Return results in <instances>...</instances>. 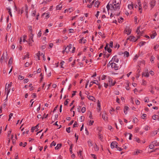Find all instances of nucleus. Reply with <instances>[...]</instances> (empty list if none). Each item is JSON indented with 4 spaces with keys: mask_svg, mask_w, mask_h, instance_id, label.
I'll return each mask as SVG.
<instances>
[{
    "mask_svg": "<svg viewBox=\"0 0 159 159\" xmlns=\"http://www.w3.org/2000/svg\"><path fill=\"white\" fill-rule=\"evenodd\" d=\"M88 145L89 147H91L93 146L92 142L91 140H89L88 142Z\"/></svg>",
    "mask_w": 159,
    "mask_h": 159,
    "instance_id": "b1692460",
    "label": "nucleus"
},
{
    "mask_svg": "<svg viewBox=\"0 0 159 159\" xmlns=\"http://www.w3.org/2000/svg\"><path fill=\"white\" fill-rule=\"evenodd\" d=\"M71 48H72V45L71 44H70L67 47L65 48L66 52L67 53H68L70 51V50Z\"/></svg>",
    "mask_w": 159,
    "mask_h": 159,
    "instance_id": "1a4fd4ad",
    "label": "nucleus"
},
{
    "mask_svg": "<svg viewBox=\"0 0 159 159\" xmlns=\"http://www.w3.org/2000/svg\"><path fill=\"white\" fill-rule=\"evenodd\" d=\"M78 125V124H77V122L75 121V122L74 124L73 127H75L77 126V125Z\"/></svg>",
    "mask_w": 159,
    "mask_h": 159,
    "instance_id": "603ef678",
    "label": "nucleus"
},
{
    "mask_svg": "<svg viewBox=\"0 0 159 159\" xmlns=\"http://www.w3.org/2000/svg\"><path fill=\"white\" fill-rule=\"evenodd\" d=\"M11 24H8L7 26V30H9L11 28Z\"/></svg>",
    "mask_w": 159,
    "mask_h": 159,
    "instance_id": "de8ad7c7",
    "label": "nucleus"
},
{
    "mask_svg": "<svg viewBox=\"0 0 159 159\" xmlns=\"http://www.w3.org/2000/svg\"><path fill=\"white\" fill-rule=\"evenodd\" d=\"M113 62H112V60H111L109 62V63H108V65H107V66H112V64L113 63Z\"/></svg>",
    "mask_w": 159,
    "mask_h": 159,
    "instance_id": "c03bdc74",
    "label": "nucleus"
},
{
    "mask_svg": "<svg viewBox=\"0 0 159 159\" xmlns=\"http://www.w3.org/2000/svg\"><path fill=\"white\" fill-rule=\"evenodd\" d=\"M155 59V57L153 56H152L151 58L150 61L152 63L153 62V61L154 59Z\"/></svg>",
    "mask_w": 159,
    "mask_h": 159,
    "instance_id": "09e8293b",
    "label": "nucleus"
},
{
    "mask_svg": "<svg viewBox=\"0 0 159 159\" xmlns=\"http://www.w3.org/2000/svg\"><path fill=\"white\" fill-rule=\"evenodd\" d=\"M124 56H126V57H128L129 55V52H128L127 51L125 52L124 53Z\"/></svg>",
    "mask_w": 159,
    "mask_h": 159,
    "instance_id": "c85d7f7f",
    "label": "nucleus"
},
{
    "mask_svg": "<svg viewBox=\"0 0 159 159\" xmlns=\"http://www.w3.org/2000/svg\"><path fill=\"white\" fill-rule=\"evenodd\" d=\"M117 143L116 142H113L111 144V148H113L115 147L117 148Z\"/></svg>",
    "mask_w": 159,
    "mask_h": 159,
    "instance_id": "0eeeda50",
    "label": "nucleus"
},
{
    "mask_svg": "<svg viewBox=\"0 0 159 159\" xmlns=\"http://www.w3.org/2000/svg\"><path fill=\"white\" fill-rule=\"evenodd\" d=\"M13 114L12 113H11L9 115V119H8V120L9 121L10 119L11 118V117L12 116H13Z\"/></svg>",
    "mask_w": 159,
    "mask_h": 159,
    "instance_id": "0e129e2a",
    "label": "nucleus"
},
{
    "mask_svg": "<svg viewBox=\"0 0 159 159\" xmlns=\"http://www.w3.org/2000/svg\"><path fill=\"white\" fill-rule=\"evenodd\" d=\"M92 83L96 84L97 85V84H98V82L97 80H94L92 81Z\"/></svg>",
    "mask_w": 159,
    "mask_h": 159,
    "instance_id": "bf43d9fd",
    "label": "nucleus"
},
{
    "mask_svg": "<svg viewBox=\"0 0 159 159\" xmlns=\"http://www.w3.org/2000/svg\"><path fill=\"white\" fill-rule=\"evenodd\" d=\"M129 109V108L127 106H125V107L124 111V113H125V115H126L127 114V110H128Z\"/></svg>",
    "mask_w": 159,
    "mask_h": 159,
    "instance_id": "6ab92c4d",
    "label": "nucleus"
},
{
    "mask_svg": "<svg viewBox=\"0 0 159 159\" xmlns=\"http://www.w3.org/2000/svg\"><path fill=\"white\" fill-rule=\"evenodd\" d=\"M86 111V108L85 107H83L81 109V111L83 113H84Z\"/></svg>",
    "mask_w": 159,
    "mask_h": 159,
    "instance_id": "5fc2aeb1",
    "label": "nucleus"
},
{
    "mask_svg": "<svg viewBox=\"0 0 159 159\" xmlns=\"http://www.w3.org/2000/svg\"><path fill=\"white\" fill-rule=\"evenodd\" d=\"M157 34L156 32H154L151 35V38L152 39L154 38L157 35Z\"/></svg>",
    "mask_w": 159,
    "mask_h": 159,
    "instance_id": "aec40b11",
    "label": "nucleus"
},
{
    "mask_svg": "<svg viewBox=\"0 0 159 159\" xmlns=\"http://www.w3.org/2000/svg\"><path fill=\"white\" fill-rule=\"evenodd\" d=\"M128 39H130L131 41L134 42H135L137 40V39L135 40V38L134 37H131V39H130V38H128Z\"/></svg>",
    "mask_w": 159,
    "mask_h": 159,
    "instance_id": "4be33fe9",
    "label": "nucleus"
},
{
    "mask_svg": "<svg viewBox=\"0 0 159 159\" xmlns=\"http://www.w3.org/2000/svg\"><path fill=\"white\" fill-rule=\"evenodd\" d=\"M140 27H138L137 30H136V33L137 34H139L140 33Z\"/></svg>",
    "mask_w": 159,
    "mask_h": 159,
    "instance_id": "58836bf2",
    "label": "nucleus"
},
{
    "mask_svg": "<svg viewBox=\"0 0 159 159\" xmlns=\"http://www.w3.org/2000/svg\"><path fill=\"white\" fill-rule=\"evenodd\" d=\"M88 98L91 100L93 101L94 99V98L92 96H88Z\"/></svg>",
    "mask_w": 159,
    "mask_h": 159,
    "instance_id": "c756f323",
    "label": "nucleus"
},
{
    "mask_svg": "<svg viewBox=\"0 0 159 159\" xmlns=\"http://www.w3.org/2000/svg\"><path fill=\"white\" fill-rule=\"evenodd\" d=\"M147 84V82L145 80H143L142 81V84L145 85Z\"/></svg>",
    "mask_w": 159,
    "mask_h": 159,
    "instance_id": "680f3d73",
    "label": "nucleus"
},
{
    "mask_svg": "<svg viewBox=\"0 0 159 159\" xmlns=\"http://www.w3.org/2000/svg\"><path fill=\"white\" fill-rule=\"evenodd\" d=\"M108 81L109 82V85L110 86H113L115 84V82L113 83V80L111 79L110 77L108 78Z\"/></svg>",
    "mask_w": 159,
    "mask_h": 159,
    "instance_id": "39448f33",
    "label": "nucleus"
},
{
    "mask_svg": "<svg viewBox=\"0 0 159 159\" xmlns=\"http://www.w3.org/2000/svg\"><path fill=\"white\" fill-rule=\"evenodd\" d=\"M73 144H71L70 146V153L72 154V147H73Z\"/></svg>",
    "mask_w": 159,
    "mask_h": 159,
    "instance_id": "79ce46f5",
    "label": "nucleus"
},
{
    "mask_svg": "<svg viewBox=\"0 0 159 159\" xmlns=\"http://www.w3.org/2000/svg\"><path fill=\"white\" fill-rule=\"evenodd\" d=\"M98 107L99 108V111H100L101 109V104L99 101L98 102Z\"/></svg>",
    "mask_w": 159,
    "mask_h": 159,
    "instance_id": "a18cd8bd",
    "label": "nucleus"
},
{
    "mask_svg": "<svg viewBox=\"0 0 159 159\" xmlns=\"http://www.w3.org/2000/svg\"><path fill=\"white\" fill-rule=\"evenodd\" d=\"M24 9H25L26 13L27 14H28V7L27 5H25V7H24Z\"/></svg>",
    "mask_w": 159,
    "mask_h": 159,
    "instance_id": "393cba45",
    "label": "nucleus"
},
{
    "mask_svg": "<svg viewBox=\"0 0 159 159\" xmlns=\"http://www.w3.org/2000/svg\"><path fill=\"white\" fill-rule=\"evenodd\" d=\"M105 49L106 50H107L109 52H111V49L110 48H108L107 45L105 47Z\"/></svg>",
    "mask_w": 159,
    "mask_h": 159,
    "instance_id": "a211bd4d",
    "label": "nucleus"
},
{
    "mask_svg": "<svg viewBox=\"0 0 159 159\" xmlns=\"http://www.w3.org/2000/svg\"><path fill=\"white\" fill-rule=\"evenodd\" d=\"M157 134V131H154L152 132L151 133V136H154Z\"/></svg>",
    "mask_w": 159,
    "mask_h": 159,
    "instance_id": "2f4dec72",
    "label": "nucleus"
},
{
    "mask_svg": "<svg viewBox=\"0 0 159 159\" xmlns=\"http://www.w3.org/2000/svg\"><path fill=\"white\" fill-rule=\"evenodd\" d=\"M152 143L154 144L155 146H159V143L157 142V141H154L152 142Z\"/></svg>",
    "mask_w": 159,
    "mask_h": 159,
    "instance_id": "412c9836",
    "label": "nucleus"
},
{
    "mask_svg": "<svg viewBox=\"0 0 159 159\" xmlns=\"http://www.w3.org/2000/svg\"><path fill=\"white\" fill-rule=\"evenodd\" d=\"M111 67L112 69H114L115 70H117L119 69V66L117 64L113 62L112 64Z\"/></svg>",
    "mask_w": 159,
    "mask_h": 159,
    "instance_id": "423d86ee",
    "label": "nucleus"
},
{
    "mask_svg": "<svg viewBox=\"0 0 159 159\" xmlns=\"http://www.w3.org/2000/svg\"><path fill=\"white\" fill-rule=\"evenodd\" d=\"M70 127H68L66 129V131L68 133H70Z\"/></svg>",
    "mask_w": 159,
    "mask_h": 159,
    "instance_id": "338daca9",
    "label": "nucleus"
},
{
    "mask_svg": "<svg viewBox=\"0 0 159 159\" xmlns=\"http://www.w3.org/2000/svg\"><path fill=\"white\" fill-rule=\"evenodd\" d=\"M56 145V143H55L54 141H53L51 144L50 146L51 147H52V146H55Z\"/></svg>",
    "mask_w": 159,
    "mask_h": 159,
    "instance_id": "8fccbe9b",
    "label": "nucleus"
},
{
    "mask_svg": "<svg viewBox=\"0 0 159 159\" xmlns=\"http://www.w3.org/2000/svg\"><path fill=\"white\" fill-rule=\"evenodd\" d=\"M100 4V2L98 1H97L95 4V7H98Z\"/></svg>",
    "mask_w": 159,
    "mask_h": 159,
    "instance_id": "72a5a7b5",
    "label": "nucleus"
},
{
    "mask_svg": "<svg viewBox=\"0 0 159 159\" xmlns=\"http://www.w3.org/2000/svg\"><path fill=\"white\" fill-rule=\"evenodd\" d=\"M111 5H112V4H109V3H108L106 6V7L107 9L108 13H109V11L110 10V7H111Z\"/></svg>",
    "mask_w": 159,
    "mask_h": 159,
    "instance_id": "f3484780",
    "label": "nucleus"
},
{
    "mask_svg": "<svg viewBox=\"0 0 159 159\" xmlns=\"http://www.w3.org/2000/svg\"><path fill=\"white\" fill-rule=\"evenodd\" d=\"M27 143L26 142H25L24 143L22 142L20 143L19 145L20 146H22L23 147H25L27 144Z\"/></svg>",
    "mask_w": 159,
    "mask_h": 159,
    "instance_id": "a878e982",
    "label": "nucleus"
},
{
    "mask_svg": "<svg viewBox=\"0 0 159 159\" xmlns=\"http://www.w3.org/2000/svg\"><path fill=\"white\" fill-rule=\"evenodd\" d=\"M82 150H80L79 152H78V154L79 156L80 157H81L82 156Z\"/></svg>",
    "mask_w": 159,
    "mask_h": 159,
    "instance_id": "37998d69",
    "label": "nucleus"
},
{
    "mask_svg": "<svg viewBox=\"0 0 159 159\" xmlns=\"http://www.w3.org/2000/svg\"><path fill=\"white\" fill-rule=\"evenodd\" d=\"M156 3V0H151L150 2V7L152 9L155 5Z\"/></svg>",
    "mask_w": 159,
    "mask_h": 159,
    "instance_id": "6e6552de",
    "label": "nucleus"
},
{
    "mask_svg": "<svg viewBox=\"0 0 159 159\" xmlns=\"http://www.w3.org/2000/svg\"><path fill=\"white\" fill-rule=\"evenodd\" d=\"M150 127L148 125H146L143 127V129L146 131H147L149 129Z\"/></svg>",
    "mask_w": 159,
    "mask_h": 159,
    "instance_id": "cd10ccee",
    "label": "nucleus"
},
{
    "mask_svg": "<svg viewBox=\"0 0 159 159\" xmlns=\"http://www.w3.org/2000/svg\"><path fill=\"white\" fill-rule=\"evenodd\" d=\"M138 11L140 13H142V12L143 9L142 6V4L140 1H138Z\"/></svg>",
    "mask_w": 159,
    "mask_h": 159,
    "instance_id": "20e7f679",
    "label": "nucleus"
},
{
    "mask_svg": "<svg viewBox=\"0 0 159 159\" xmlns=\"http://www.w3.org/2000/svg\"><path fill=\"white\" fill-rule=\"evenodd\" d=\"M125 31V33L126 32L127 34L129 35L130 34L131 30H130L128 27H126Z\"/></svg>",
    "mask_w": 159,
    "mask_h": 159,
    "instance_id": "ddd939ff",
    "label": "nucleus"
},
{
    "mask_svg": "<svg viewBox=\"0 0 159 159\" xmlns=\"http://www.w3.org/2000/svg\"><path fill=\"white\" fill-rule=\"evenodd\" d=\"M84 120V117L83 116H81L80 117V121L81 122Z\"/></svg>",
    "mask_w": 159,
    "mask_h": 159,
    "instance_id": "e2e57ef3",
    "label": "nucleus"
},
{
    "mask_svg": "<svg viewBox=\"0 0 159 159\" xmlns=\"http://www.w3.org/2000/svg\"><path fill=\"white\" fill-rule=\"evenodd\" d=\"M64 61H62L61 63H60V64H61V68H63V65L64 63Z\"/></svg>",
    "mask_w": 159,
    "mask_h": 159,
    "instance_id": "4d7b16f0",
    "label": "nucleus"
},
{
    "mask_svg": "<svg viewBox=\"0 0 159 159\" xmlns=\"http://www.w3.org/2000/svg\"><path fill=\"white\" fill-rule=\"evenodd\" d=\"M136 104L137 105H139L140 104V102L138 100H137L135 101Z\"/></svg>",
    "mask_w": 159,
    "mask_h": 159,
    "instance_id": "69168bd1",
    "label": "nucleus"
},
{
    "mask_svg": "<svg viewBox=\"0 0 159 159\" xmlns=\"http://www.w3.org/2000/svg\"><path fill=\"white\" fill-rule=\"evenodd\" d=\"M12 62V59L11 57L10 58L8 61L9 65H10Z\"/></svg>",
    "mask_w": 159,
    "mask_h": 159,
    "instance_id": "e433bc0d",
    "label": "nucleus"
},
{
    "mask_svg": "<svg viewBox=\"0 0 159 159\" xmlns=\"http://www.w3.org/2000/svg\"><path fill=\"white\" fill-rule=\"evenodd\" d=\"M120 9V4L119 2L116 3V0L112 2L111 5V11L112 12H114L115 11H118Z\"/></svg>",
    "mask_w": 159,
    "mask_h": 159,
    "instance_id": "f257e3e1",
    "label": "nucleus"
},
{
    "mask_svg": "<svg viewBox=\"0 0 159 159\" xmlns=\"http://www.w3.org/2000/svg\"><path fill=\"white\" fill-rule=\"evenodd\" d=\"M30 34H31L30 36L29 39L28 41V43L31 46L32 43L34 42L33 38L34 34H33L32 33H31Z\"/></svg>",
    "mask_w": 159,
    "mask_h": 159,
    "instance_id": "7ed1b4c3",
    "label": "nucleus"
},
{
    "mask_svg": "<svg viewBox=\"0 0 159 159\" xmlns=\"http://www.w3.org/2000/svg\"><path fill=\"white\" fill-rule=\"evenodd\" d=\"M7 84H6L5 85V92H7V98L8 95L10 92V89H8L9 88H7Z\"/></svg>",
    "mask_w": 159,
    "mask_h": 159,
    "instance_id": "9d476101",
    "label": "nucleus"
},
{
    "mask_svg": "<svg viewBox=\"0 0 159 159\" xmlns=\"http://www.w3.org/2000/svg\"><path fill=\"white\" fill-rule=\"evenodd\" d=\"M73 9L72 8H70L69 9H68L67 11L69 12H71L72 11H73Z\"/></svg>",
    "mask_w": 159,
    "mask_h": 159,
    "instance_id": "052dcab7",
    "label": "nucleus"
},
{
    "mask_svg": "<svg viewBox=\"0 0 159 159\" xmlns=\"http://www.w3.org/2000/svg\"><path fill=\"white\" fill-rule=\"evenodd\" d=\"M128 8L129 9L131 10L133 8V6L132 4H129L128 6Z\"/></svg>",
    "mask_w": 159,
    "mask_h": 159,
    "instance_id": "a19ab883",
    "label": "nucleus"
},
{
    "mask_svg": "<svg viewBox=\"0 0 159 159\" xmlns=\"http://www.w3.org/2000/svg\"><path fill=\"white\" fill-rule=\"evenodd\" d=\"M148 70H145L144 72H143L142 74L143 76L148 77L149 76V74L148 73Z\"/></svg>",
    "mask_w": 159,
    "mask_h": 159,
    "instance_id": "f8f14e48",
    "label": "nucleus"
},
{
    "mask_svg": "<svg viewBox=\"0 0 159 159\" xmlns=\"http://www.w3.org/2000/svg\"><path fill=\"white\" fill-rule=\"evenodd\" d=\"M23 42H25V41L27 42L26 40V39L27 38V36L26 35H24L23 36Z\"/></svg>",
    "mask_w": 159,
    "mask_h": 159,
    "instance_id": "c9c22d12",
    "label": "nucleus"
},
{
    "mask_svg": "<svg viewBox=\"0 0 159 159\" xmlns=\"http://www.w3.org/2000/svg\"><path fill=\"white\" fill-rule=\"evenodd\" d=\"M62 8V6L61 5H59L57 6L56 8L57 9L61 10Z\"/></svg>",
    "mask_w": 159,
    "mask_h": 159,
    "instance_id": "ea45409f",
    "label": "nucleus"
},
{
    "mask_svg": "<svg viewBox=\"0 0 159 159\" xmlns=\"http://www.w3.org/2000/svg\"><path fill=\"white\" fill-rule=\"evenodd\" d=\"M61 144H57V146L55 147V149L56 150L59 149L61 147Z\"/></svg>",
    "mask_w": 159,
    "mask_h": 159,
    "instance_id": "5701e85b",
    "label": "nucleus"
},
{
    "mask_svg": "<svg viewBox=\"0 0 159 159\" xmlns=\"http://www.w3.org/2000/svg\"><path fill=\"white\" fill-rule=\"evenodd\" d=\"M148 7L147 3L144 1L143 3V7L144 9H146Z\"/></svg>",
    "mask_w": 159,
    "mask_h": 159,
    "instance_id": "2eb2a0df",
    "label": "nucleus"
},
{
    "mask_svg": "<svg viewBox=\"0 0 159 159\" xmlns=\"http://www.w3.org/2000/svg\"><path fill=\"white\" fill-rule=\"evenodd\" d=\"M24 78V77L22 76L21 75H19V76L18 79L20 80H22Z\"/></svg>",
    "mask_w": 159,
    "mask_h": 159,
    "instance_id": "864d4df0",
    "label": "nucleus"
},
{
    "mask_svg": "<svg viewBox=\"0 0 159 159\" xmlns=\"http://www.w3.org/2000/svg\"><path fill=\"white\" fill-rule=\"evenodd\" d=\"M145 43V42H142L139 43V45L140 46H142L144 45Z\"/></svg>",
    "mask_w": 159,
    "mask_h": 159,
    "instance_id": "3c124183",
    "label": "nucleus"
},
{
    "mask_svg": "<svg viewBox=\"0 0 159 159\" xmlns=\"http://www.w3.org/2000/svg\"><path fill=\"white\" fill-rule=\"evenodd\" d=\"M154 146V144L152 143L149 146V148L151 149H153Z\"/></svg>",
    "mask_w": 159,
    "mask_h": 159,
    "instance_id": "f704fd0d",
    "label": "nucleus"
},
{
    "mask_svg": "<svg viewBox=\"0 0 159 159\" xmlns=\"http://www.w3.org/2000/svg\"><path fill=\"white\" fill-rule=\"evenodd\" d=\"M141 151L139 150H137L136 151L134 152L133 154L134 155H136L138 154L139 153H140Z\"/></svg>",
    "mask_w": 159,
    "mask_h": 159,
    "instance_id": "bb28decb",
    "label": "nucleus"
},
{
    "mask_svg": "<svg viewBox=\"0 0 159 159\" xmlns=\"http://www.w3.org/2000/svg\"><path fill=\"white\" fill-rule=\"evenodd\" d=\"M107 113L105 112L102 115V117L103 119L105 121L107 120V117L106 116Z\"/></svg>",
    "mask_w": 159,
    "mask_h": 159,
    "instance_id": "4468645a",
    "label": "nucleus"
},
{
    "mask_svg": "<svg viewBox=\"0 0 159 159\" xmlns=\"http://www.w3.org/2000/svg\"><path fill=\"white\" fill-rule=\"evenodd\" d=\"M29 30L32 33V27L31 26H29L28 27Z\"/></svg>",
    "mask_w": 159,
    "mask_h": 159,
    "instance_id": "13d9d810",
    "label": "nucleus"
},
{
    "mask_svg": "<svg viewBox=\"0 0 159 159\" xmlns=\"http://www.w3.org/2000/svg\"><path fill=\"white\" fill-rule=\"evenodd\" d=\"M42 33H41V30H40L38 33L37 34V37H40L41 36Z\"/></svg>",
    "mask_w": 159,
    "mask_h": 159,
    "instance_id": "4c0bfd02",
    "label": "nucleus"
},
{
    "mask_svg": "<svg viewBox=\"0 0 159 159\" xmlns=\"http://www.w3.org/2000/svg\"><path fill=\"white\" fill-rule=\"evenodd\" d=\"M7 10H8V13H9V14L10 15V16L11 17H12V15L11 12V10L10 8H7Z\"/></svg>",
    "mask_w": 159,
    "mask_h": 159,
    "instance_id": "473e14b6",
    "label": "nucleus"
},
{
    "mask_svg": "<svg viewBox=\"0 0 159 159\" xmlns=\"http://www.w3.org/2000/svg\"><path fill=\"white\" fill-rule=\"evenodd\" d=\"M94 148H95V151L98 150V148L96 144H95V145L94 146Z\"/></svg>",
    "mask_w": 159,
    "mask_h": 159,
    "instance_id": "49530a36",
    "label": "nucleus"
},
{
    "mask_svg": "<svg viewBox=\"0 0 159 159\" xmlns=\"http://www.w3.org/2000/svg\"><path fill=\"white\" fill-rule=\"evenodd\" d=\"M7 52H6V53L4 52L3 53L2 56L0 59V62L2 63L3 61H5L6 62H7Z\"/></svg>",
    "mask_w": 159,
    "mask_h": 159,
    "instance_id": "f03ea898",
    "label": "nucleus"
},
{
    "mask_svg": "<svg viewBox=\"0 0 159 159\" xmlns=\"http://www.w3.org/2000/svg\"><path fill=\"white\" fill-rule=\"evenodd\" d=\"M86 42V40L84 39L83 38L80 39L79 40V43H85Z\"/></svg>",
    "mask_w": 159,
    "mask_h": 159,
    "instance_id": "dca6fc26",
    "label": "nucleus"
},
{
    "mask_svg": "<svg viewBox=\"0 0 159 159\" xmlns=\"http://www.w3.org/2000/svg\"><path fill=\"white\" fill-rule=\"evenodd\" d=\"M112 61H113L115 62L118 63L119 61V59L118 58H117V56H114L112 59Z\"/></svg>",
    "mask_w": 159,
    "mask_h": 159,
    "instance_id": "9b49d317",
    "label": "nucleus"
},
{
    "mask_svg": "<svg viewBox=\"0 0 159 159\" xmlns=\"http://www.w3.org/2000/svg\"><path fill=\"white\" fill-rule=\"evenodd\" d=\"M94 122V121L93 120H90L89 121V125H92L93 123Z\"/></svg>",
    "mask_w": 159,
    "mask_h": 159,
    "instance_id": "6e6d98bb",
    "label": "nucleus"
},
{
    "mask_svg": "<svg viewBox=\"0 0 159 159\" xmlns=\"http://www.w3.org/2000/svg\"><path fill=\"white\" fill-rule=\"evenodd\" d=\"M29 54L28 53H27L26 55H25L23 57V59H25L26 58H29Z\"/></svg>",
    "mask_w": 159,
    "mask_h": 159,
    "instance_id": "7c9ffc66",
    "label": "nucleus"
},
{
    "mask_svg": "<svg viewBox=\"0 0 159 159\" xmlns=\"http://www.w3.org/2000/svg\"><path fill=\"white\" fill-rule=\"evenodd\" d=\"M138 121V119L137 118H135L133 120V122L134 123Z\"/></svg>",
    "mask_w": 159,
    "mask_h": 159,
    "instance_id": "774afa93",
    "label": "nucleus"
}]
</instances>
